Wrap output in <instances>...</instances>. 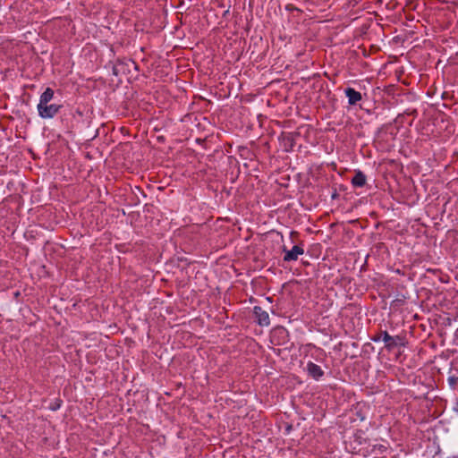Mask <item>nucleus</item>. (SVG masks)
<instances>
[{
	"instance_id": "f8f14e48",
	"label": "nucleus",
	"mask_w": 458,
	"mask_h": 458,
	"mask_svg": "<svg viewBox=\"0 0 458 458\" xmlns=\"http://www.w3.org/2000/svg\"><path fill=\"white\" fill-rule=\"evenodd\" d=\"M54 95H55V90L52 88H50V87L46 88V89L43 91V93L39 97L38 103H42V102L50 103L54 98Z\"/></svg>"
},
{
	"instance_id": "5701e85b",
	"label": "nucleus",
	"mask_w": 458,
	"mask_h": 458,
	"mask_svg": "<svg viewBox=\"0 0 458 458\" xmlns=\"http://www.w3.org/2000/svg\"><path fill=\"white\" fill-rule=\"evenodd\" d=\"M370 239L372 242H375L377 240H380V234H377V233H371L370 235Z\"/></svg>"
},
{
	"instance_id": "f257e3e1",
	"label": "nucleus",
	"mask_w": 458,
	"mask_h": 458,
	"mask_svg": "<svg viewBox=\"0 0 458 458\" xmlns=\"http://www.w3.org/2000/svg\"><path fill=\"white\" fill-rule=\"evenodd\" d=\"M73 135H78L85 140H92L99 134L98 123L93 120V112L76 108Z\"/></svg>"
},
{
	"instance_id": "ddd939ff",
	"label": "nucleus",
	"mask_w": 458,
	"mask_h": 458,
	"mask_svg": "<svg viewBox=\"0 0 458 458\" xmlns=\"http://www.w3.org/2000/svg\"><path fill=\"white\" fill-rule=\"evenodd\" d=\"M449 376L458 377V358L453 360L448 369Z\"/></svg>"
},
{
	"instance_id": "6ab92c4d",
	"label": "nucleus",
	"mask_w": 458,
	"mask_h": 458,
	"mask_svg": "<svg viewBox=\"0 0 458 458\" xmlns=\"http://www.w3.org/2000/svg\"><path fill=\"white\" fill-rule=\"evenodd\" d=\"M382 331H383V330H380L377 334H376L375 335H373V336L371 337V340H372L373 342H379V341H382V342H383Z\"/></svg>"
},
{
	"instance_id": "a878e982",
	"label": "nucleus",
	"mask_w": 458,
	"mask_h": 458,
	"mask_svg": "<svg viewBox=\"0 0 458 458\" xmlns=\"http://www.w3.org/2000/svg\"><path fill=\"white\" fill-rule=\"evenodd\" d=\"M292 429H293V425L292 424H287L286 427H285L286 432L289 433Z\"/></svg>"
},
{
	"instance_id": "dca6fc26",
	"label": "nucleus",
	"mask_w": 458,
	"mask_h": 458,
	"mask_svg": "<svg viewBox=\"0 0 458 458\" xmlns=\"http://www.w3.org/2000/svg\"><path fill=\"white\" fill-rule=\"evenodd\" d=\"M63 400L60 397L55 398L52 403H50L48 409L53 411H55L60 409Z\"/></svg>"
},
{
	"instance_id": "423d86ee",
	"label": "nucleus",
	"mask_w": 458,
	"mask_h": 458,
	"mask_svg": "<svg viewBox=\"0 0 458 458\" xmlns=\"http://www.w3.org/2000/svg\"><path fill=\"white\" fill-rule=\"evenodd\" d=\"M299 131L286 132L283 131L279 136L280 145L285 152H290L295 146V139L300 137Z\"/></svg>"
},
{
	"instance_id": "412c9836",
	"label": "nucleus",
	"mask_w": 458,
	"mask_h": 458,
	"mask_svg": "<svg viewBox=\"0 0 458 458\" xmlns=\"http://www.w3.org/2000/svg\"><path fill=\"white\" fill-rule=\"evenodd\" d=\"M405 114L408 115H412V116L416 117L418 115V111L416 109H412V110L408 109L405 111Z\"/></svg>"
},
{
	"instance_id": "b1692460",
	"label": "nucleus",
	"mask_w": 458,
	"mask_h": 458,
	"mask_svg": "<svg viewBox=\"0 0 458 458\" xmlns=\"http://www.w3.org/2000/svg\"><path fill=\"white\" fill-rule=\"evenodd\" d=\"M286 10L288 11H293V10H299L298 8H296L294 5L293 4H287L286 5Z\"/></svg>"
},
{
	"instance_id": "6e6552de",
	"label": "nucleus",
	"mask_w": 458,
	"mask_h": 458,
	"mask_svg": "<svg viewBox=\"0 0 458 458\" xmlns=\"http://www.w3.org/2000/svg\"><path fill=\"white\" fill-rule=\"evenodd\" d=\"M253 316L255 322L261 327H267L270 324L268 313L263 310L259 306L253 308Z\"/></svg>"
},
{
	"instance_id": "2eb2a0df",
	"label": "nucleus",
	"mask_w": 458,
	"mask_h": 458,
	"mask_svg": "<svg viewBox=\"0 0 458 458\" xmlns=\"http://www.w3.org/2000/svg\"><path fill=\"white\" fill-rule=\"evenodd\" d=\"M448 386L452 390H456L458 388V377L448 376L447 378Z\"/></svg>"
},
{
	"instance_id": "20e7f679",
	"label": "nucleus",
	"mask_w": 458,
	"mask_h": 458,
	"mask_svg": "<svg viewBox=\"0 0 458 458\" xmlns=\"http://www.w3.org/2000/svg\"><path fill=\"white\" fill-rule=\"evenodd\" d=\"M76 108L64 107L60 115V123L66 133L72 134L75 121Z\"/></svg>"
},
{
	"instance_id": "f3484780",
	"label": "nucleus",
	"mask_w": 458,
	"mask_h": 458,
	"mask_svg": "<svg viewBox=\"0 0 458 458\" xmlns=\"http://www.w3.org/2000/svg\"><path fill=\"white\" fill-rule=\"evenodd\" d=\"M239 151L241 156L244 157L245 158H251L250 156L253 155V153L247 147H240Z\"/></svg>"
},
{
	"instance_id": "1a4fd4ad",
	"label": "nucleus",
	"mask_w": 458,
	"mask_h": 458,
	"mask_svg": "<svg viewBox=\"0 0 458 458\" xmlns=\"http://www.w3.org/2000/svg\"><path fill=\"white\" fill-rule=\"evenodd\" d=\"M306 371L309 377L317 381L324 376V370L321 367L312 361L307 363Z\"/></svg>"
},
{
	"instance_id": "9d476101",
	"label": "nucleus",
	"mask_w": 458,
	"mask_h": 458,
	"mask_svg": "<svg viewBox=\"0 0 458 458\" xmlns=\"http://www.w3.org/2000/svg\"><path fill=\"white\" fill-rule=\"evenodd\" d=\"M344 94L348 98V104L350 106H355L358 102H360L362 99L361 93L351 87H347L344 89Z\"/></svg>"
},
{
	"instance_id": "c85d7f7f",
	"label": "nucleus",
	"mask_w": 458,
	"mask_h": 458,
	"mask_svg": "<svg viewBox=\"0 0 458 458\" xmlns=\"http://www.w3.org/2000/svg\"><path fill=\"white\" fill-rule=\"evenodd\" d=\"M14 295H15V297H18V296L20 295V293H19V292H16V293H14Z\"/></svg>"
},
{
	"instance_id": "4be33fe9",
	"label": "nucleus",
	"mask_w": 458,
	"mask_h": 458,
	"mask_svg": "<svg viewBox=\"0 0 458 458\" xmlns=\"http://www.w3.org/2000/svg\"><path fill=\"white\" fill-rule=\"evenodd\" d=\"M338 198H339V194H338V192H337V189H336V188H335V189H334V191H333V192H332L331 199H338Z\"/></svg>"
},
{
	"instance_id": "0eeeda50",
	"label": "nucleus",
	"mask_w": 458,
	"mask_h": 458,
	"mask_svg": "<svg viewBox=\"0 0 458 458\" xmlns=\"http://www.w3.org/2000/svg\"><path fill=\"white\" fill-rule=\"evenodd\" d=\"M282 251L284 253V261L291 262L298 259L299 255L304 253V249L301 245H294L291 250L283 246Z\"/></svg>"
},
{
	"instance_id": "cd10ccee",
	"label": "nucleus",
	"mask_w": 458,
	"mask_h": 458,
	"mask_svg": "<svg viewBox=\"0 0 458 458\" xmlns=\"http://www.w3.org/2000/svg\"><path fill=\"white\" fill-rule=\"evenodd\" d=\"M267 301L272 302V297H267Z\"/></svg>"
},
{
	"instance_id": "39448f33",
	"label": "nucleus",
	"mask_w": 458,
	"mask_h": 458,
	"mask_svg": "<svg viewBox=\"0 0 458 458\" xmlns=\"http://www.w3.org/2000/svg\"><path fill=\"white\" fill-rule=\"evenodd\" d=\"M131 67L138 69L136 63L132 59H117L112 65V72L116 77L120 74H127L131 72Z\"/></svg>"
},
{
	"instance_id": "aec40b11",
	"label": "nucleus",
	"mask_w": 458,
	"mask_h": 458,
	"mask_svg": "<svg viewBox=\"0 0 458 458\" xmlns=\"http://www.w3.org/2000/svg\"><path fill=\"white\" fill-rule=\"evenodd\" d=\"M176 259L179 262H184L187 266L191 264V261H189L188 259L183 256H177Z\"/></svg>"
},
{
	"instance_id": "9b49d317",
	"label": "nucleus",
	"mask_w": 458,
	"mask_h": 458,
	"mask_svg": "<svg viewBox=\"0 0 458 458\" xmlns=\"http://www.w3.org/2000/svg\"><path fill=\"white\" fill-rule=\"evenodd\" d=\"M367 176L360 170L354 171V176L351 180V183L354 188H361L366 185Z\"/></svg>"
},
{
	"instance_id": "4468645a",
	"label": "nucleus",
	"mask_w": 458,
	"mask_h": 458,
	"mask_svg": "<svg viewBox=\"0 0 458 458\" xmlns=\"http://www.w3.org/2000/svg\"><path fill=\"white\" fill-rule=\"evenodd\" d=\"M372 250H375L376 253L380 254L381 252H387L388 253V248L386 245L385 242H379L374 244Z\"/></svg>"
},
{
	"instance_id": "a211bd4d",
	"label": "nucleus",
	"mask_w": 458,
	"mask_h": 458,
	"mask_svg": "<svg viewBox=\"0 0 458 458\" xmlns=\"http://www.w3.org/2000/svg\"><path fill=\"white\" fill-rule=\"evenodd\" d=\"M275 334H278L282 340H284V338L288 337V331L283 327L276 328L275 330Z\"/></svg>"
},
{
	"instance_id": "7ed1b4c3",
	"label": "nucleus",
	"mask_w": 458,
	"mask_h": 458,
	"mask_svg": "<svg viewBox=\"0 0 458 458\" xmlns=\"http://www.w3.org/2000/svg\"><path fill=\"white\" fill-rule=\"evenodd\" d=\"M384 348L388 352H393L396 348L405 347L408 341L405 334L391 335L386 330L382 331Z\"/></svg>"
},
{
	"instance_id": "393cba45",
	"label": "nucleus",
	"mask_w": 458,
	"mask_h": 458,
	"mask_svg": "<svg viewBox=\"0 0 458 458\" xmlns=\"http://www.w3.org/2000/svg\"><path fill=\"white\" fill-rule=\"evenodd\" d=\"M453 411L456 413H458V398L455 401V403L454 405Z\"/></svg>"
},
{
	"instance_id": "bb28decb",
	"label": "nucleus",
	"mask_w": 458,
	"mask_h": 458,
	"mask_svg": "<svg viewBox=\"0 0 458 458\" xmlns=\"http://www.w3.org/2000/svg\"><path fill=\"white\" fill-rule=\"evenodd\" d=\"M339 190H340V191H345V190H346V187H345L344 185L341 184V185L339 186Z\"/></svg>"
},
{
	"instance_id": "f03ea898",
	"label": "nucleus",
	"mask_w": 458,
	"mask_h": 458,
	"mask_svg": "<svg viewBox=\"0 0 458 458\" xmlns=\"http://www.w3.org/2000/svg\"><path fill=\"white\" fill-rule=\"evenodd\" d=\"M65 106L62 104L38 103L37 111L38 116L44 120H51L60 114Z\"/></svg>"
},
{
	"instance_id": "c756f323",
	"label": "nucleus",
	"mask_w": 458,
	"mask_h": 458,
	"mask_svg": "<svg viewBox=\"0 0 458 458\" xmlns=\"http://www.w3.org/2000/svg\"><path fill=\"white\" fill-rule=\"evenodd\" d=\"M296 233H297L296 232H292L291 236H293V234H296Z\"/></svg>"
}]
</instances>
